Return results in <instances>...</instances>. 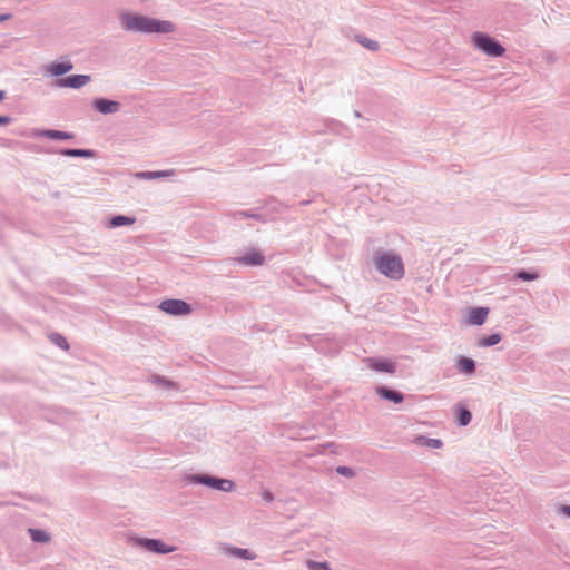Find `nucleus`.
I'll use <instances>...</instances> for the list:
<instances>
[{"instance_id":"obj_3","label":"nucleus","mask_w":570,"mask_h":570,"mask_svg":"<svg viewBox=\"0 0 570 570\" xmlns=\"http://www.w3.org/2000/svg\"><path fill=\"white\" fill-rule=\"evenodd\" d=\"M184 480L189 484H200L223 492H232L236 489V484L233 480L205 473L187 474Z\"/></svg>"},{"instance_id":"obj_15","label":"nucleus","mask_w":570,"mask_h":570,"mask_svg":"<svg viewBox=\"0 0 570 570\" xmlns=\"http://www.w3.org/2000/svg\"><path fill=\"white\" fill-rule=\"evenodd\" d=\"M456 370L462 374L471 375L476 370V363L470 357L460 356L456 361Z\"/></svg>"},{"instance_id":"obj_30","label":"nucleus","mask_w":570,"mask_h":570,"mask_svg":"<svg viewBox=\"0 0 570 570\" xmlns=\"http://www.w3.org/2000/svg\"><path fill=\"white\" fill-rule=\"evenodd\" d=\"M336 473L345 478H353L355 475V471L352 468L345 465L337 466Z\"/></svg>"},{"instance_id":"obj_28","label":"nucleus","mask_w":570,"mask_h":570,"mask_svg":"<svg viewBox=\"0 0 570 570\" xmlns=\"http://www.w3.org/2000/svg\"><path fill=\"white\" fill-rule=\"evenodd\" d=\"M50 341L57 345L58 347H60L61 350H69V344L66 340V337L59 333H52L50 336H49Z\"/></svg>"},{"instance_id":"obj_39","label":"nucleus","mask_w":570,"mask_h":570,"mask_svg":"<svg viewBox=\"0 0 570 570\" xmlns=\"http://www.w3.org/2000/svg\"><path fill=\"white\" fill-rule=\"evenodd\" d=\"M354 116H355L356 118H360V117H361V112H360V111H357V110H355V111H354Z\"/></svg>"},{"instance_id":"obj_22","label":"nucleus","mask_w":570,"mask_h":570,"mask_svg":"<svg viewBox=\"0 0 570 570\" xmlns=\"http://www.w3.org/2000/svg\"><path fill=\"white\" fill-rule=\"evenodd\" d=\"M472 420L471 411L463 406L459 405L456 407V423L459 426H466Z\"/></svg>"},{"instance_id":"obj_31","label":"nucleus","mask_w":570,"mask_h":570,"mask_svg":"<svg viewBox=\"0 0 570 570\" xmlns=\"http://www.w3.org/2000/svg\"><path fill=\"white\" fill-rule=\"evenodd\" d=\"M155 381L158 382V383H161L166 387H173L175 385L174 382L168 381V380H166L165 377H161V376H155Z\"/></svg>"},{"instance_id":"obj_13","label":"nucleus","mask_w":570,"mask_h":570,"mask_svg":"<svg viewBox=\"0 0 570 570\" xmlns=\"http://www.w3.org/2000/svg\"><path fill=\"white\" fill-rule=\"evenodd\" d=\"M375 391H376V394L381 399L391 401L394 404H399V403L403 402V400H404V395L401 392H399L396 390H392V389H390L387 386H384V385L377 386L375 389Z\"/></svg>"},{"instance_id":"obj_25","label":"nucleus","mask_w":570,"mask_h":570,"mask_svg":"<svg viewBox=\"0 0 570 570\" xmlns=\"http://www.w3.org/2000/svg\"><path fill=\"white\" fill-rule=\"evenodd\" d=\"M356 41L363 46L364 48L371 50V51H377L379 48H380V45L377 41L373 40V39H370L365 36H361V35H357L355 37Z\"/></svg>"},{"instance_id":"obj_19","label":"nucleus","mask_w":570,"mask_h":570,"mask_svg":"<svg viewBox=\"0 0 570 570\" xmlns=\"http://www.w3.org/2000/svg\"><path fill=\"white\" fill-rule=\"evenodd\" d=\"M136 222L135 217L125 216V215H115L112 216L108 223V228H118L121 226H129L132 225Z\"/></svg>"},{"instance_id":"obj_23","label":"nucleus","mask_w":570,"mask_h":570,"mask_svg":"<svg viewBox=\"0 0 570 570\" xmlns=\"http://www.w3.org/2000/svg\"><path fill=\"white\" fill-rule=\"evenodd\" d=\"M226 552L229 556L244 559V560H253L255 558V554L248 550L243 548H236V547H228L226 548Z\"/></svg>"},{"instance_id":"obj_5","label":"nucleus","mask_w":570,"mask_h":570,"mask_svg":"<svg viewBox=\"0 0 570 570\" xmlns=\"http://www.w3.org/2000/svg\"><path fill=\"white\" fill-rule=\"evenodd\" d=\"M129 542L134 547L142 548L156 554H168L177 550L175 546L166 544L163 540L154 538L131 537Z\"/></svg>"},{"instance_id":"obj_33","label":"nucleus","mask_w":570,"mask_h":570,"mask_svg":"<svg viewBox=\"0 0 570 570\" xmlns=\"http://www.w3.org/2000/svg\"><path fill=\"white\" fill-rule=\"evenodd\" d=\"M262 497H263L264 501H266V502H272L274 500V495L269 491H264Z\"/></svg>"},{"instance_id":"obj_4","label":"nucleus","mask_w":570,"mask_h":570,"mask_svg":"<svg viewBox=\"0 0 570 570\" xmlns=\"http://www.w3.org/2000/svg\"><path fill=\"white\" fill-rule=\"evenodd\" d=\"M471 42L475 49L488 57L499 58L505 52V48L495 38L484 32H473L471 36Z\"/></svg>"},{"instance_id":"obj_6","label":"nucleus","mask_w":570,"mask_h":570,"mask_svg":"<svg viewBox=\"0 0 570 570\" xmlns=\"http://www.w3.org/2000/svg\"><path fill=\"white\" fill-rule=\"evenodd\" d=\"M159 309L165 312L166 314L174 316H184L191 313L193 308L190 304L183 299L177 298H168L164 299L159 304Z\"/></svg>"},{"instance_id":"obj_10","label":"nucleus","mask_w":570,"mask_h":570,"mask_svg":"<svg viewBox=\"0 0 570 570\" xmlns=\"http://www.w3.org/2000/svg\"><path fill=\"white\" fill-rule=\"evenodd\" d=\"M367 366L375 372L393 374L396 371V364L383 357H368L365 360Z\"/></svg>"},{"instance_id":"obj_32","label":"nucleus","mask_w":570,"mask_h":570,"mask_svg":"<svg viewBox=\"0 0 570 570\" xmlns=\"http://www.w3.org/2000/svg\"><path fill=\"white\" fill-rule=\"evenodd\" d=\"M558 512L570 518V505H568V504L559 505Z\"/></svg>"},{"instance_id":"obj_1","label":"nucleus","mask_w":570,"mask_h":570,"mask_svg":"<svg viewBox=\"0 0 570 570\" xmlns=\"http://www.w3.org/2000/svg\"><path fill=\"white\" fill-rule=\"evenodd\" d=\"M121 27L127 31L140 33H170L175 31V24L168 20H158L141 14L122 13Z\"/></svg>"},{"instance_id":"obj_26","label":"nucleus","mask_w":570,"mask_h":570,"mask_svg":"<svg viewBox=\"0 0 570 570\" xmlns=\"http://www.w3.org/2000/svg\"><path fill=\"white\" fill-rule=\"evenodd\" d=\"M416 443L420 445H426L432 449H440L443 445L440 439H432L426 436H419L416 439Z\"/></svg>"},{"instance_id":"obj_18","label":"nucleus","mask_w":570,"mask_h":570,"mask_svg":"<svg viewBox=\"0 0 570 570\" xmlns=\"http://www.w3.org/2000/svg\"><path fill=\"white\" fill-rule=\"evenodd\" d=\"M289 206L283 204L278 199L271 197L264 202V205L262 206L263 209H266L267 215L268 214H281L285 208H288Z\"/></svg>"},{"instance_id":"obj_34","label":"nucleus","mask_w":570,"mask_h":570,"mask_svg":"<svg viewBox=\"0 0 570 570\" xmlns=\"http://www.w3.org/2000/svg\"><path fill=\"white\" fill-rule=\"evenodd\" d=\"M12 121V118L9 116H1L0 115V126L8 125Z\"/></svg>"},{"instance_id":"obj_36","label":"nucleus","mask_w":570,"mask_h":570,"mask_svg":"<svg viewBox=\"0 0 570 570\" xmlns=\"http://www.w3.org/2000/svg\"><path fill=\"white\" fill-rule=\"evenodd\" d=\"M308 338H313V344H318L320 340H321V335L320 334H313L311 336H307Z\"/></svg>"},{"instance_id":"obj_35","label":"nucleus","mask_w":570,"mask_h":570,"mask_svg":"<svg viewBox=\"0 0 570 570\" xmlns=\"http://www.w3.org/2000/svg\"><path fill=\"white\" fill-rule=\"evenodd\" d=\"M12 18V14L11 13H3V14H0V22H4V21H8Z\"/></svg>"},{"instance_id":"obj_11","label":"nucleus","mask_w":570,"mask_h":570,"mask_svg":"<svg viewBox=\"0 0 570 570\" xmlns=\"http://www.w3.org/2000/svg\"><path fill=\"white\" fill-rule=\"evenodd\" d=\"M33 137L48 138L52 140H69L73 138V134L56 129H39L35 130Z\"/></svg>"},{"instance_id":"obj_16","label":"nucleus","mask_w":570,"mask_h":570,"mask_svg":"<svg viewBox=\"0 0 570 570\" xmlns=\"http://www.w3.org/2000/svg\"><path fill=\"white\" fill-rule=\"evenodd\" d=\"M60 155L67 157H79V158H95L96 151L92 149H79V148H63Z\"/></svg>"},{"instance_id":"obj_14","label":"nucleus","mask_w":570,"mask_h":570,"mask_svg":"<svg viewBox=\"0 0 570 570\" xmlns=\"http://www.w3.org/2000/svg\"><path fill=\"white\" fill-rule=\"evenodd\" d=\"M229 216L235 220L252 218L261 223H266L269 219V216L267 214H261L257 213L256 210H236L230 213Z\"/></svg>"},{"instance_id":"obj_17","label":"nucleus","mask_w":570,"mask_h":570,"mask_svg":"<svg viewBox=\"0 0 570 570\" xmlns=\"http://www.w3.org/2000/svg\"><path fill=\"white\" fill-rule=\"evenodd\" d=\"M488 307H473L470 309L469 321L474 325H482L488 316Z\"/></svg>"},{"instance_id":"obj_20","label":"nucleus","mask_w":570,"mask_h":570,"mask_svg":"<svg viewBox=\"0 0 570 570\" xmlns=\"http://www.w3.org/2000/svg\"><path fill=\"white\" fill-rule=\"evenodd\" d=\"M28 533L36 543H48L51 540L50 534L42 529L29 528Z\"/></svg>"},{"instance_id":"obj_38","label":"nucleus","mask_w":570,"mask_h":570,"mask_svg":"<svg viewBox=\"0 0 570 570\" xmlns=\"http://www.w3.org/2000/svg\"><path fill=\"white\" fill-rule=\"evenodd\" d=\"M308 204H311V200H302V202L299 203V205H301V206H306V205H308Z\"/></svg>"},{"instance_id":"obj_8","label":"nucleus","mask_w":570,"mask_h":570,"mask_svg":"<svg viewBox=\"0 0 570 570\" xmlns=\"http://www.w3.org/2000/svg\"><path fill=\"white\" fill-rule=\"evenodd\" d=\"M232 261L238 265L262 266L265 263V256L258 249L253 248L245 255L232 258Z\"/></svg>"},{"instance_id":"obj_27","label":"nucleus","mask_w":570,"mask_h":570,"mask_svg":"<svg viewBox=\"0 0 570 570\" xmlns=\"http://www.w3.org/2000/svg\"><path fill=\"white\" fill-rule=\"evenodd\" d=\"M515 278L523 282H531L539 278V274L534 271L520 269L515 273Z\"/></svg>"},{"instance_id":"obj_29","label":"nucleus","mask_w":570,"mask_h":570,"mask_svg":"<svg viewBox=\"0 0 570 570\" xmlns=\"http://www.w3.org/2000/svg\"><path fill=\"white\" fill-rule=\"evenodd\" d=\"M307 567L309 570H332L330 564L327 562H320V561H307Z\"/></svg>"},{"instance_id":"obj_2","label":"nucleus","mask_w":570,"mask_h":570,"mask_svg":"<svg viewBox=\"0 0 570 570\" xmlns=\"http://www.w3.org/2000/svg\"><path fill=\"white\" fill-rule=\"evenodd\" d=\"M376 269L384 276L399 281L404 276L402 258L393 253L386 252L374 257Z\"/></svg>"},{"instance_id":"obj_7","label":"nucleus","mask_w":570,"mask_h":570,"mask_svg":"<svg viewBox=\"0 0 570 570\" xmlns=\"http://www.w3.org/2000/svg\"><path fill=\"white\" fill-rule=\"evenodd\" d=\"M91 77L89 75H71L63 78L56 79L53 86L58 88H72L80 89L89 83Z\"/></svg>"},{"instance_id":"obj_12","label":"nucleus","mask_w":570,"mask_h":570,"mask_svg":"<svg viewBox=\"0 0 570 570\" xmlns=\"http://www.w3.org/2000/svg\"><path fill=\"white\" fill-rule=\"evenodd\" d=\"M73 68V65L70 61H52L47 66V72L56 77L57 79L61 76L68 73Z\"/></svg>"},{"instance_id":"obj_24","label":"nucleus","mask_w":570,"mask_h":570,"mask_svg":"<svg viewBox=\"0 0 570 570\" xmlns=\"http://www.w3.org/2000/svg\"><path fill=\"white\" fill-rule=\"evenodd\" d=\"M502 336L499 333H493L488 336H483L479 340L478 345L481 347H490L497 345L501 341Z\"/></svg>"},{"instance_id":"obj_21","label":"nucleus","mask_w":570,"mask_h":570,"mask_svg":"<svg viewBox=\"0 0 570 570\" xmlns=\"http://www.w3.org/2000/svg\"><path fill=\"white\" fill-rule=\"evenodd\" d=\"M173 175V170H158V171H138L135 176L139 179H157V178H166Z\"/></svg>"},{"instance_id":"obj_37","label":"nucleus","mask_w":570,"mask_h":570,"mask_svg":"<svg viewBox=\"0 0 570 570\" xmlns=\"http://www.w3.org/2000/svg\"><path fill=\"white\" fill-rule=\"evenodd\" d=\"M6 92L3 90H0V102L4 99Z\"/></svg>"},{"instance_id":"obj_9","label":"nucleus","mask_w":570,"mask_h":570,"mask_svg":"<svg viewBox=\"0 0 570 570\" xmlns=\"http://www.w3.org/2000/svg\"><path fill=\"white\" fill-rule=\"evenodd\" d=\"M91 106L95 110L102 115L116 114L120 110L121 107L119 101L107 98H95L91 102Z\"/></svg>"}]
</instances>
